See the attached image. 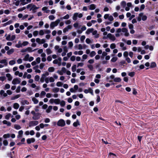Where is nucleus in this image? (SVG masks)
<instances>
[{
  "label": "nucleus",
  "mask_w": 158,
  "mask_h": 158,
  "mask_svg": "<svg viewBox=\"0 0 158 158\" xmlns=\"http://www.w3.org/2000/svg\"><path fill=\"white\" fill-rule=\"evenodd\" d=\"M60 20L59 19H58L55 22H53L51 23L50 25V28H53L54 27L57 26L58 24L60 23Z\"/></svg>",
  "instance_id": "obj_1"
},
{
  "label": "nucleus",
  "mask_w": 158,
  "mask_h": 158,
  "mask_svg": "<svg viewBox=\"0 0 158 158\" xmlns=\"http://www.w3.org/2000/svg\"><path fill=\"white\" fill-rule=\"evenodd\" d=\"M83 16V15L81 13L78 14V13H75L74 14L73 17V19L75 21L77 20V17L79 18H81Z\"/></svg>",
  "instance_id": "obj_2"
},
{
  "label": "nucleus",
  "mask_w": 158,
  "mask_h": 158,
  "mask_svg": "<svg viewBox=\"0 0 158 158\" xmlns=\"http://www.w3.org/2000/svg\"><path fill=\"white\" fill-rule=\"evenodd\" d=\"M57 124L58 126L63 127L65 125V123L64 120L60 119L58 121Z\"/></svg>",
  "instance_id": "obj_3"
},
{
  "label": "nucleus",
  "mask_w": 158,
  "mask_h": 158,
  "mask_svg": "<svg viewBox=\"0 0 158 158\" xmlns=\"http://www.w3.org/2000/svg\"><path fill=\"white\" fill-rule=\"evenodd\" d=\"M38 122L37 121H32L29 122V126L30 127L37 125L38 124Z\"/></svg>",
  "instance_id": "obj_4"
},
{
  "label": "nucleus",
  "mask_w": 158,
  "mask_h": 158,
  "mask_svg": "<svg viewBox=\"0 0 158 158\" xmlns=\"http://www.w3.org/2000/svg\"><path fill=\"white\" fill-rule=\"evenodd\" d=\"M41 115V114L39 113H36L32 117V119L34 120H37L39 119Z\"/></svg>",
  "instance_id": "obj_5"
},
{
  "label": "nucleus",
  "mask_w": 158,
  "mask_h": 158,
  "mask_svg": "<svg viewBox=\"0 0 158 158\" xmlns=\"http://www.w3.org/2000/svg\"><path fill=\"white\" fill-rule=\"evenodd\" d=\"M20 79L19 78H14L12 81V83L14 85L19 84L20 82Z\"/></svg>",
  "instance_id": "obj_6"
},
{
  "label": "nucleus",
  "mask_w": 158,
  "mask_h": 158,
  "mask_svg": "<svg viewBox=\"0 0 158 158\" xmlns=\"http://www.w3.org/2000/svg\"><path fill=\"white\" fill-rule=\"evenodd\" d=\"M66 71V69L65 67H62L61 69V71L58 70L57 73H58L60 75H62L63 74V73H65Z\"/></svg>",
  "instance_id": "obj_7"
},
{
  "label": "nucleus",
  "mask_w": 158,
  "mask_h": 158,
  "mask_svg": "<svg viewBox=\"0 0 158 158\" xmlns=\"http://www.w3.org/2000/svg\"><path fill=\"white\" fill-rule=\"evenodd\" d=\"M38 8L39 7H36L35 5H33L32 6L30 9V11L32 10V12L35 13L36 12V10L38 9Z\"/></svg>",
  "instance_id": "obj_8"
},
{
  "label": "nucleus",
  "mask_w": 158,
  "mask_h": 158,
  "mask_svg": "<svg viewBox=\"0 0 158 158\" xmlns=\"http://www.w3.org/2000/svg\"><path fill=\"white\" fill-rule=\"evenodd\" d=\"M108 37L111 40L114 41L116 40V38L114 35L111 33L108 34Z\"/></svg>",
  "instance_id": "obj_9"
},
{
  "label": "nucleus",
  "mask_w": 158,
  "mask_h": 158,
  "mask_svg": "<svg viewBox=\"0 0 158 158\" xmlns=\"http://www.w3.org/2000/svg\"><path fill=\"white\" fill-rule=\"evenodd\" d=\"M139 16L140 17H142V19L143 21L146 20L147 18V17L146 15H143V13H141L139 14Z\"/></svg>",
  "instance_id": "obj_10"
},
{
  "label": "nucleus",
  "mask_w": 158,
  "mask_h": 158,
  "mask_svg": "<svg viewBox=\"0 0 158 158\" xmlns=\"http://www.w3.org/2000/svg\"><path fill=\"white\" fill-rule=\"evenodd\" d=\"M35 141V139L34 138H28L27 139V144H29L31 143H34Z\"/></svg>",
  "instance_id": "obj_11"
},
{
  "label": "nucleus",
  "mask_w": 158,
  "mask_h": 158,
  "mask_svg": "<svg viewBox=\"0 0 158 158\" xmlns=\"http://www.w3.org/2000/svg\"><path fill=\"white\" fill-rule=\"evenodd\" d=\"M78 125H80V123L78 119H77L76 121L74 122L73 124V126L74 127H77Z\"/></svg>",
  "instance_id": "obj_12"
},
{
  "label": "nucleus",
  "mask_w": 158,
  "mask_h": 158,
  "mask_svg": "<svg viewBox=\"0 0 158 158\" xmlns=\"http://www.w3.org/2000/svg\"><path fill=\"white\" fill-rule=\"evenodd\" d=\"M27 51H28L29 52H32L33 51H35L38 49V48L35 49L33 50H32V49L31 47H28L26 48Z\"/></svg>",
  "instance_id": "obj_13"
},
{
  "label": "nucleus",
  "mask_w": 158,
  "mask_h": 158,
  "mask_svg": "<svg viewBox=\"0 0 158 158\" xmlns=\"http://www.w3.org/2000/svg\"><path fill=\"white\" fill-rule=\"evenodd\" d=\"M14 52V49L13 48H11L8 50L7 52V53L8 55H10L12 54Z\"/></svg>",
  "instance_id": "obj_14"
},
{
  "label": "nucleus",
  "mask_w": 158,
  "mask_h": 158,
  "mask_svg": "<svg viewBox=\"0 0 158 158\" xmlns=\"http://www.w3.org/2000/svg\"><path fill=\"white\" fill-rule=\"evenodd\" d=\"M94 30L93 28L88 29L86 31L85 33L87 34H89L90 33L92 32Z\"/></svg>",
  "instance_id": "obj_15"
},
{
  "label": "nucleus",
  "mask_w": 158,
  "mask_h": 158,
  "mask_svg": "<svg viewBox=\"0 0 158 158\" xmlns=\"http://www.w3.org/2000/svg\"><path fill=\"white\" fill-rule=\"evenodd\" d=\"M156 66V63L154 62H152L151 63L150 67L151 68H154Z\"/></svg>",
  "instance_id": "obj_16"
},
{
  "label": "nucleus",
  "mask_w": 158,
  "mask_h": 158,
  "mask_svg": "<svg viewBox=\"0 0 158 158\" xmlns=\"http://www.w3.org/2000/svg\"><path fill=\"white\" fill-rule=\"evenodd\" d=\"M15 47L17 48H20L22 47V44L21 43L20 41H19L18 44L15 45Z\"/></svg>",
  "instance_id": "obj_17"
},
{
  "label": "nucleus",
  "mask_w": 158,
  "mask_h": 158,
  "mask_svg": "<svg viewBox=\"0 0 158 158\" xmlns=\"http://www.w3.org/2000/svg\"><path fill=\"white\" fill-rule=\"evenodd\" d=\"M96 8V6L94 4H91L89 6V9L92 10H94Z\"/></svg>",
  "instance_id": "obj_18"
},
{
  "label": "nucleus",
  "mask_w": 158,
  "mask_h": 158,
  "mask_svg": "<svg viewBox=\"0 0 158 158\" xmlns=\"http://www.w3.org/2000/svg\"><path fill=\"white\" fill-rule=\"evenodd\" d=\"M6 77L8 78V80L9 81H10L12 79V77H11V75L10 73H7L6 75Z\"/></svg>",
  "instance_id": "obj_19"
},
{
  "label": "nucleus",
  "mask_w": 158,
  "mask_h": 158,
  "mask_svg": "<svg viewBox=\"0 0 158 158\" xmlns=\"http://www.w3.org/2000/svg\"><path fill=\"white\" fill-rule=\"evenodd\" d=\"M114 81L115 82H119L121 81V79L119 77H116L114 79Z\"/></svg>",
  "instance_id": "obj_20"
},
{
  "label": "nucleus",
  "mask_w": 158,
  "mask_h": 158,
  "mask_svg": "<svg viewBox=\"0 0 158 158\" xmlns=\"http://www.w3.org/2000/svg\"><path fill=\"white\" fill-rule=\"evenodd\" d=\"M0 63L1 64H4L5 65H7V63L6 60L5 59H3L0 61Z\"/></svg>",
  "instance_id": "obj_21"
},
{
  "label": "nucleus",
  "mask_w": 158,
  "mask_h": 158,
  "mask_svg": "<svg viewBox=\"0 0 158 158\" xmlns=\"http://www.w3.org/2000/svg\"><path fill=\"white\" fill-rule=\"evenodd\" d=\"M52 107L51 106H48V108L47 109L46 111L47 113H49L51 112V110H52Z\"/></svg>",
  "instance_id": "obj_22"
},
{
  "label": "nucleus",
  "mask_w": 158,
  "mask_h": 158,
  "mask_svg": "<svg viewBox=\"0 0 158 158\" xmlns=\"http://www.w3.org/2000/svg\"><path fill=\"white\" fill-rule=\"evenodd\" d=\"M32 100L33 102L35 104H37L38 103L39 101L34 97L32 98Z\"/></svg>",
  "instance_id": "obj_23"
},
{
  "label": "nucleus",
  "mask_w": 158,
  "mask_h": 158,
  "mask_svg": "<svg viewBox=\"0 0 158 158\" xmlns=\"http://www.w3.org/2000/svg\"><path fill=\"white\" fill-rule=\"evenodd\" d=\"M29 55L28 54H27L25 56L23 60L25 61H27L28 60L29 58Z\"/></svg>",
  "instance_id": "obj_24"
},
{
  "label": "nucleus",
  "mask_w": 158,
  "mask_h": 158,
  "mask_svg": "<svg viewBox=\"0 0 158 158\" xmlns=\"http://www.w3.org/2000/svg\"><path fill=\"white\" fill-rule=\"evenodd\" d=\"M20 97V95L19 94H17L15 96L12 97L11 98V100H14L15 99H16L19 98Z\"/></svg>",
  "instance_id": "obj_25"
},
{
  "label": "nucleus",
  "mask_w": 158,
  "mask_h": 158,
  "mask_svg": "<svg viewBox=\"0 0 158 158\" xmlns=\"http://www.w3.org/2000/svg\"><path fill=\"white\" fill-rule=\"evenodd\" d=\"M19 104L17 103H15L13 105V107L16 109H18L19 108Z\"/></svg>",
  "instance_id": "obj_26"
},
{
  "label": "nucleus",
  "mask_w": 158,
  "mask_h": 158,
  "mask_svg": "<svg viewBox=\"0 0 158 158\" xmlns=\"http://www.w3.org/2000/svg\"><path fill=\"white\" fill-rule=\"evenodd\" d=\"M55 69L53 67H50L48 68V70L49 72H52L54 71Z\"/></svg>",
  "instance_id": "obj_27"
},
{
  "label": "nucleus",
  "mask_w": 158,
  "mask_h": 158,
  "mask_svg": "<svg viewBox=\"0 0 158 158\" xmlns=\"http://www.w3.org/2000/svg\"><path fill=\"white\" fill-rule=\"evenodd\" d=\"M60 100L59 99L57 98V99H55L54 103L56 104H59L60 103Z\"/></svg>",
  "instance_id": "obj_28"
},
{
  "label": "nucleus",
  "mask_w": 158,
  "mask_h": 158,
  "mask_svg": "<svg viewBox=\"0 0 158 158\" xmlns=\"http://www.w3.org/2000/svg\"><path fill=\"white\" fill-rule=\"evenodd\" d=\"M96 54V53L94 51H92L90 53V56L91 57H93Z\"/></svg>",
  "instance_id": "obj_29"
},
{
  "label": "nucleus",
  "mask_w": 158,
  "mask_h": 158,
  "mask_svg": "<svg viewBox=\"0 0 158 158\" xmlns=\"http://www.w3.org/2000/svg\"><path fill=\"white\" fill-rule=\"evenodd\" d=\"M76 70V64L73 65L72 67V72H74Z\"/></svg>",
  "instance_id": "obj_30"
},
{
  "label": "nucleus",
  "mask_w": 158,
  "mask_h": 158,
  "mask_svg": "<svg viewBox=\"0 0 158 158\" xmlns=\"http://www.w3.org/2000/svg\"><path fill=\"white\" fill-rule=\"evenodd\" d=\"M10 135L8 133L7 134H5L3 135V137L4 139H6L7 138H9L10 137Z\"/></svg>",
  "instance_id": "obj_31"
},
{
  "label": "nucleus",
  "mask_w": 158,
  "mask_h": 158,
  "mask_svg": "<svg viewBox=\"0 0 158 158\" xmlns=\"http://www.w3.org/2000/svg\"><path fill=\"white\" fill-rule=\"evenodd\" d=\"M59 90V88H55L53 89L52 91L54 93H57Z\"/></svg>",
  "instance_id": "obj_32"
},
{
  "label": "nucleus",
  "mask_w": 158,
  "mask_h": 158,
  "mask_svg": "<svg viewBox=\"0 0 158 158\" xmlns=\"http://www.w3.org/2000/svg\"><path fill=\"white\" fill-rule=\"evenodd\" d=\"M29 103V102L27 100H24L22 102V104L23 105L25 104L28 105Z\"/></svg>",
  "instance_id": "obj_33"
},
{
  "label": "nucleus",
  "mask_w": 158,
  "mask_h": 158,
  "mask_svg": "<svg viewBox=\"0 0 158 158\" xmlns=\"http://www.w3.org/2000/svg\"><path fill=\"white\" fill-rule=\"evenodd\" d=\"M110 48L111 49H114L116 48V45L114 43H112L110 45Z\"/></svg>",
  "instance_id": "obj_34"
},
{
  "label": "nucleus",
  "mask_w": 158,
  "mask_h": 158,
  "mask_svg": "<svg viewBox=\"0 0 158 158\" xmlns=\"http://www.w3.org/2000/svg\"><path fill=\"white\" fill-rule=\"evenodd\" d=\"M63 84L62 82L58 81L57 82L56 85L58 87H60Z\"/></svg>",
  "instance_id": "obj_35"
},
{
  "label": "nucleus",
  "mask_w": 158,
  "mask_h": 158,
  "mask_svg": "<svg viewBox=\"0 0 158 158\" xmlns=\"http://www.w3.org/2000/svg\"><path fill=\"white\" fill-rule=\"evenodd\" d=\"M11 114L10 113H8L5 116V118L7 120L9 119L11 116Z\"/></svg>",
  "instance_id": "obj_36"
},
{
  "label": "nucleus",
  "mask_w": 158,
  "mask_h": 158,
  "mask_svg": "<svg viewBox=\"0 0 158 158\" xmlns=\"http://www.w3.org/2000/svg\"><path fill=\"white\" fill-rule=\"evenodd\" d=\"M121 5L123 7V8L125 7L126 5V2L124 1H123L121 2Z\"/></svg>",
  "instance_id": "obj_37"
},
{
  "label": "nucleus",
  "mask_w": 158,
  "mask_h": 158,
  "mask_svg": "<svg viewBox=\"0 0 158 158\" xmlns=\"http://www.w3.org/2000/svg\"><path fill=\"white\" fill-rule=\"evenodd\" d=\"M135 75V73L134 72H131L129 73L128 74V75L131 77L134 76Z\"/></svg>",
  "instance_id": "obj_38"
},
{
  "label": "nucleus",
  "mask_w": 158,
  "mask_h": 158,
  "mask_svg": "<svg viewBox=\"0 0 158 158\" xmlns=\"http://www.w3.org/2000/svg\"><path fill=\"white\" fill-rule=\"evenodd\" d=\"M118 58L116 57H113L111 60V61L112 62H115L116 61Z\"/></svg>",
  "instance_id": "obj_39"
},
{
  "label": "nucleus",
  "mask_w": 158,
  "mask_h": 158,
  "mask_svg": "<svg viewBox=\"0 0 158 158\" xmlns=\"http://www.w3.org/2000/svg\"><path fill=\"white\" fill-rule=\"evenodd\" d=\"M47 9H48V8L47 7H46V6L42 8V10H43V11H46V13H48L49 11L50 10H47Z\"/></svg>",
  "instance_id": "obj_40"
},
{
  "label": "nucleus",
  "mask_w": 158,
  "mask_h": 158,
  "mask_svg": "<svg viewBox=\"0 0 158 158\" xmlns=\"http://www.w3.org/2000/svg\"><path fill=\"white\" fill-rule=\"evenodd\" d=\"M47 54L48 55L51 54L52 52V51L49 48H48L46 50Z\"/></svg>",
  "instance_id": "obj_41"
},
{
  "label": "nucleus",
  "mask_w": 158,
  "mask_h": 158,
  "mask_svg": "<svg viewBox=\"0 0 158 158\" xmlns=\"http://www.w3.org/2000/svg\"><path fill=\"white\" fill-rule=\"evenodd\" d=\"M19 135L18 136H19L20 137H21L23 134V131L22 130H20L18 132Z\"/></svg>",
  "instance_id": "obj_42"
},
{
  "label": "nucleus",
  "mask_w": 158,
  "mask_h": 158,
  "mask_svg": "<svg viewBox=\"0 0 158 158\" xmlns=\"http://www.w3.org/2000/svg\"><path fill=\"white\" fill-rule=\"evenodd\" d=\"M89 69L90 70L92 71L93 69V67L91 64H88L87 65Z\"/></svg>",
  "instance_id": "obj_43"
},
{
  "label": "nucleus",
  "mask_w": 158,
  "mask_h": 158,
  "mask_svg": "<svg viewBox=\"0 0 158 158\" xmlns=\"http://www.w3.org/2000/svg\"><path fill=\"white\" fill-rule=\"evenodd\" d=\"M60 103L61 106H64L65 105V102L64 100H62Z\"/></svg>",
  "instance_id": "obj_44"
},
{
  "label": "nucleus",
  "mask_w": 158,
  "mask_h": 158,
  "mask_svg": "<svg viewBox=\"0 0 158 158\" xmlns=\"http://www.w3.org/2000/svg\"><path fill=\"white\" fill-rule=\"evenodd\" d=\"M14 127L17 130L20 129L21 128L20 126L18 125H15L14 126Z\"/></svg>",
  "instance_id": "obj_45"
},
{
  "label": "nucleus",
  "mask_w": 158,
  "mask_h": 158,
  "mask_svg": "<svg viewBox=\"0 0 158 158\" xmlns=\"http://www.w3.org/2000/svg\"><path fill=\"white\" fill-rule=\"evenodd\" d=\"M15 63V60H11L9 61V64L10 65H13Z\"/></svg>",
  "instance_id": "obj_46"
},
{
  "label": "nucleus",
  "mask_w": 158,
  "mask_h": 158,
  "mask_svg": "<svg viewBox=\"0 0 158 158\" xmlns=\"http://www.w3.org/2000/svg\"><path fill=\"white\" fill-rule=\"evenodd\" d=\"M40 79V76L39 75H36L35 76V80L36 81H38Z\"/></svg>",
  "instance_id": "obj_47"
},
{
  "label": "nucleus",
  "mask_w": 158,
  "mask_h": 158,
  "mask_svg": "<svg viewBox=\"0 0 158 158\" xmlns=\"http://www.w3.org/2000/svg\"><path fill=\"white\" fill-rule=\"evenodd\" d=\"M69 15L67 14L65 16L63 17V18H61V19H68L69 18Z\"/></svg>",
  "instance_id": "obj_48"
},
{
  "label": "nucleus",
  "mask_w": 158,
  "mask_h": 158,
  "mask_svg": "<svg viewBox=\"0 0 158 158\" xmlns=\"http://www.w3.org/2000/svg\"><path fill=\"white\" fill-rule=\"evenodd\" d=\"M44 65H45V64L44 63H41L40 65V67H39L40 69H42L43 68Z\"/></svg>",
  "instance_id": "obj_49"
},
{
  "label": "nucleus",
  "mask_w": 158,
  "mask_h": 158,
  "mask_svg": "<svg viewBox=\"0 0 158 158\" xmlns=\"http://www.w3.org/2000/svg\"><path fill=\"white\" fill-rule=\"evenodd\" d=\"M8 141L6 140H5L3 141V144L5 146H6L8 145Z\"/></svg>",
  "instance_id": "obj_50"
},
{
  "label": "nucleus",
  "mask_w": 158,
  "mask_h": 158,
  "mask_svg": "<svg viewBox=\"0 0 158 158\" xmlns=\"http://www.w3.org/2000/svg\"><path fill=\"white\" fill-rule=\"evenodd\" d=\"M45 77H44V76H43V75H42V77L40 79V81L41 82H44Z\"/></svg>",
  "instance_id": "obj_51"
},
{
  "label": "nucleus",
  "mask_w": 158,
  "mask_h": 158,
  "mask_svg": "<svg viewBox=\"0 0 158 158\" xmlns=\"http://www.w3.org/2000/svg\"><path fill=\"white\" fill-rule=\"evenodd\" d=\"M97 99L96 100V102L97 103H98L100 101V96L98 95H97Z\"/></svg>",
  "instance_id": "obj_52"
},
{
  "label": "nucleus",
  "mask_w": 158,
  "mask_h": 158,
  "mask_svg": "<svg viewBox=\"0 0 158 158\" xmlns=\"http://www.w3.org/2000/svg\"><path fill=\"white\" fill-rule=\"evenodd\" d=\"M6 79L5 76L0 77V80L2 81H3Z\"/></svg>",
  "instance_id": "obj_53"
},
{
  "label": "nucleus",
  "mask_w": 158,
  "mask_h": 158,
  "mask_svg": "<svg viewBox=\"0 0 158 158\" xmlns=\"http://www.w3.org/2000/svg\"><path fill=\"white\" fill-rule=\"evenodd\" d=\"M10 88V85L9 84H6L5 85V87L4 88V89H9Z\"/></svg>",
  "instance_id": "obj_54"
},
{
  "label": "nucleus",
  "mask_w": 158,
  "mask_h": 158,
  "mask_svg": "<svg viewBox=\"0 0 158 158\" xmlns=\"http://www.w3.org/2000/svg\"><path fill=\"white\" fill-rule=\"evenodd\" d=\"M20 86H19L17 87V88L16 90V91L17 93H19L20 92Z\"/></svg>",
  "instance_id": "obj_55"
},
{
  "label": "nucleus",
  "mask_w": 158,
  "mask_h": 158,
  "mask_svg": "<svg viewBox=\"0 0 158 158\" xmlns=\"http://www.w3.org/2000/svg\"><path fill=\"white\" fill-rule=\"evenodd\" d=\"M85 35H82L80 38V40L81 42H83L85 39Z\"/></svg>",
  "instance_id": "obj_56"
},
{
  "label": "nucleus",
  "mask_w": 158,
  "mask_h": 158,
  "mask_svg": "<svg viewBox=\"0 0 158 158\" xmlns=\"http://www.w3.org/2000/svg\"><path fill=\"white\" fill-rule=\"evenodd\" d=\"M122 31L123 32L126 33L128 31V30L126 28H123L122 29Z\"/></svg>",
  "instance_id": "obj_57"
},
{
  "label": "nucleus",
  "mask_w": 158,
  "mask_h": 158,
  "mask_svg": "<svg viewBox=\"0 0 158 158\" xmlns=\"http://www.w3.org/2000/svg\"><path fill=\"white\" fill-rule=\"evenodd\" d=\"M128 52L127 51H125L123 53V56L125 57H127L128 56Z\"/></svg>",
  "instance_id": "obj_58"
},
{
  "label": "nucleus",
  "mask_w": 158,
  "mask_h": 158,
  "mask_svg": "<svg viewBox=\"0 0 158 158\" xmlns=\"http://www.w3.org/2000/svg\"><path fill=\"white\" fill-rule=\"evenodd\" d=\"M145 6L144 4H143L141 5L140 6V11H141L143 10L145 8Z\"/></svg>",
  "instance_id": "obj_59"
},
{
  "label": "nucleus",
  "mask_w": 158,
  "mask_h": 158,
  "mask_svg": "<svg viewBox=\"0 0 158 158\" xmlns=\"http://www.w3.org/2000/svg\"><path fill=\"white\" fill-rule=\"evenodd\" d=\"M48 18L50 20H53L55 19V17L53 15H50L49 16Z\"/></svg>",
  "instance_id": "obj_60"
},
{
  "label": "nucleus",
  "mask_w": 158,
  "mask_h": 158,
  "mask_svg": "<svg viewBox=\"0 0 158 158\" xmlns=\"http://www.w3.org/2000/svg\"><path fill=\"white\" fill-rule=\"evenodd\" d=\"M38 32L37 31H35L33 32V35L35 36H36L38 35Z\"/></svg>",
  "instance_id": "obj_61"
},
{
  "label": "nucleus",
  "mask_w": 158,
  "mask_h": 158,
  "mask_svg": "<svg viewBox=\"0 0 158 158\" xmlns=\"http://www.w3.org/2000/svg\"><path fill=\"white\" fill-rule=\"evenodd\" d=\"M119 25V23L118 22H116L114 23V26L115 27H118Z\"/></svg>",
  "instance_id": "obj_62"
},
{
  "label": "nucleus",
  "mask_w": 158,
  "mask_h": 158,
  "mask_svg": "<svg viewBox=\"0 0 158 158\" xmlns=\"http://www.w3.org/2000/svg\"><path fill=\"white\" fill-rule=\"evenodd\" d=\"M28 42L27 41H24L22 43V46H25L27 45L28 44Z\"/></svg>",
  "instance_id": "obj_63"
},
{
  "label": "nucleus",
  "mask_w": 158,
  "mask_h": 158,
  "mask_svg": "<svg viewBox=\"0 0 158 158\" xmlns=\"http://www.w3.org/2000/svg\"><path fill=\"white\" fill-rule=\"evenodd\" d=\"M63 49H64V52L67 53L68 51L67 47L66 46H65L63 48Z\"/></svg>",
  "instance_id": "obj_64"
}]
</instances>
